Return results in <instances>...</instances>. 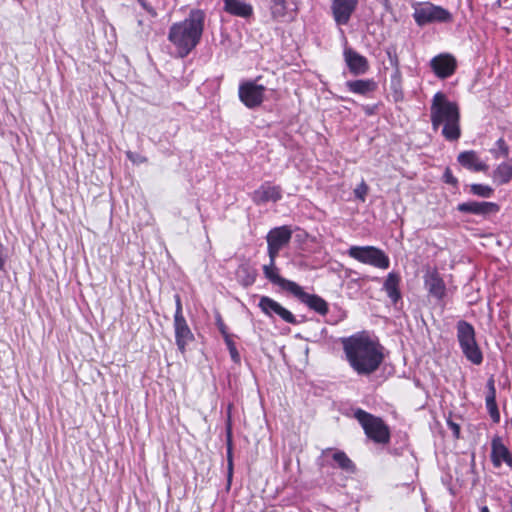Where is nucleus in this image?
<instances>
[{"label": "nucleus", "instance_id": "nucleus-19", "mask_svg": "<svg viewBox=\"0 0 512 512\" xmlns=\"http://www.w3.org/2000/svg\"><path fill=\"white\" fill-rule=\"evenodd\" d=\"M424 286L429 295L437 300L443 299L446 294L445 283L437 270H428L425 273Z\"/></svg>", "mask_w": 512, "mask_h": 512}, {"label": "nucleus", "instance_id": "nucleus-26", "mask_svg": "<svg viewBox=\"0 0 512 512\" xmlns=\"http://www.w3.org/2000/svg\"><path fill=\"white\" fill-rule=\"evenodd\" d=\"M346 86L352 93L366 96L377 88V84L372 79H359L347 81Z\"/></svg>", "mask_w": 512, "mask_h": 512}, {"label": "nucleus", "instance_id": "nucleus-29", "mask_svg": "<svg viewBox=\"0 0 512 512\" xmlns=\"http://www.w3.org/2000/svg\"><path fill=\"white\" fill-rule=\"evenodd\" d=\"M270 9L273 18L278 19L286 15L287 1L286 0H269Z\"/></svg>", "mask_w": 512, "mask_h": 512}, {"label": "nucleus", "instance_id": "nucleus-28", "mask_svg": "<svg viewBox=\"0 0 512 512\" xmlns=\"http://www.w3.org/2000/svg\"><path fill=\"white\" fill-rule=\"evenodd\" d=\"M390 90L392 98L395 102H401L404 99L400 69H397V71H394L391 75Z\"/></svg>", "mask_w": 512, "mask_h": 512}, {"label": "nucleus", "instance_id": "nucleus-10", "mask_svg": "<svg viewBox=\"0 0 512 512\" xmlns=\"http://www.w3.org/2000/svg\"><path fill=\"white\" fill-rule=\"evenodd\" d=\"M265 91V86L247 81L239 86V98L246 107L253 109L262 104Z\"/></svg>", "mask_w": 512, "mask_h": 512}, {"label": "nucleus", "instance_id": "nucleus-7", "mask_svg": "<svg viewBox=\"0 0 512 512\" xmlns=\"http://www.w3.org/2000/svg\"><path fill=\"white\" fill-rule=\"evenodd\" d=\"M347 253L351 258L376 268L388 269L390 266L389 257L374 246H351Z\"/></svg>", "mask_w": 512, "mask_h": 512}, {"label": "nucleus", "instance_id": "nucleus-17", "mask_svg": "<svg viewBox=\"0 0 512 512\" xmlns=\"http://www.w3.org/2000/svg\"><path fill=\"white\" fill-rule=\"evenodd\" d=\"M345 63L349 71L355 75H363L369 69V63L366 57L359 54L357 51L350 47H345L343 51Z\"/></svg>", "mask_w": 512, "mask_h": 512}, {"label": "nucleus", "instance_id": "nucleus-6", "mask_svg": "<svg viewBox=\"0 0 512 512\" xmlns=\"http://www.w3.org/2000/svg\"><path fill=\"white\" fill-rule=\"evenodd\" d=\"M413 8V18L419 27L433 23H449L453 20L452 14L447 9L430 2L415 3Z\"/></svg>", "mask_w": 512, "mask_h": 512}, {"label": "nucleus", "instance_id": "nucleus-43", "mask_svg": "<svg viewBox=\"0 0 512 512\" xmlns=\"http://www.w3.org/2000/svg\"><path fill=\"white\" fill-rule=\"evenodd\" d=\"M5 264V257L3 254V245L0 243V270L4 268Z\"/></svg>", "mask_w": 512, "mask_h": 512}, {"label": "nucleus", "instance_id": "nucleus-34", "mask_svg": "<svg viewBox=\"0 0 512 512\" xmlns=\"http://www.w3.org/2000/svg\"><path fill=\"white\" fill-rule=\"evenodd\" d=\"M216 325H217V327H218V329H219V331H220V333L222 334V336H223V338H224V339H225L226 337L231 336V335L228 333V331H227V327H226V325L224 324V322H223V320H222V318H221V316H220L219 314L216 316Z\"/></svg>", "mask_w": 512, "mask_h": 512}, {"label": "nucleus", "instance_id": "nucleus-9", "mask_svg": "<svg viewBox=\"0 0 512 512\" xmlns=\"http://www.w3.org/2000/svg\"><path fill=\"white\" fill-rule=\"evenodd\" d=\"M291 236L292 231L288 226L276 227L268 232L266 240L270 260L276 259L280 250L289 244Z\"/></svg>", "mask_w": 512, "mask_h": 512}, {"label": "nucleus", "instance_id": "nucleus-13", "mask_svg": "<svg viewBox=\"0 0 512 512\" xmlns=\"http://www.w3.org/2000/svg\"><path fill=\"white\" fill-rule=\"evenodd\" d=\"M291 294L316 313L322 316L328 313V303L319 295L305 292L300 285L296 284Z\"/></svg>", "mask_w": 512, "mask_h": 512}, {"label": "nucleus", "instance_id": "nucleus-27", "mask_svg": "<svg viewBox=\"0 0 512 512\" xmlns=\"http://www.w3.org/2000/svg\"><path fill=\"white\" fill-rule=\"evenodd\" d=\"M493 179L499 185L507 184L512 180V158L496 167L493 171Z\"/></svg>", "mask_w": 512, "mask_h": 512}, {"label": "nucleus", "instance_id": "nucleus-37", "mask_svg": "<svg viewBox=\"0 0 512 512\" xmlns=\"http://www.w3.org/2000/svg\"><path fill=\"white\" fill-rule=\"evenodd\" d=\"M443 178H444L445 183H447V184H451V185L455 186L458 183L457 179L453 176L450 168H446Z\"/></svg>", "mask_w": 512, "mask_h": 512}, {"label": "nucleus", "instance_id": "nucleus-46", "mask_svg": "<svg viewBox=\"0 0 512 512\" xmlns=\"http://www.w3.org/2000/svg\"><path fill=\"white\" fill-rule=\"evenodd\" d=\"M480 512H490L489 508L487 506H482L480 508Z\"/></svg>", "mask_w": 512, "mask_h": 512}, {"label": "nucleus", "instance_id": "nucleus-24", "mask_svg": "<svg viewBox=\"0 0 512 512\" xmlns=\"http://www.w3.org/2000/svg\"><path fill=\"white\" fill-rule=\"evenodd\" d=\"M488 393L486 395V408L488 413L493 420L494 423H498L500 421V413L496 403V388L495 381L493 377H490L487 381Z\"/></svg>", "mask_w": 512, "mask_h": 512}, {"label": "nucleus", "instance_id": "nucleus-5", "mask_svg": "<svg viewBox=\"0 0 512 512\" xmlns=\"http://www.w3.org/2000/svg\"><path fill=\"white\" fill-rule=\"evenodd\" d=\"M457 340L460 348L471 363L480 365L483 361L482 352L476 342L474 327L465 320H460L456 325Z\"/></svg>", "mask_w": 512, "mask_h": 512}, {"label": "nucleus", "instance_id": "nucleus-44", "mask_svg": "<svg viewBox=\"0 0 512 512\" xmlns=\"http://www.w3.org/2000/svg\"><path fill=\"white\" fill-rule=\"evenodd\" d=\"M227 449H232V435L230 427H228L227 430Z\"/></svg>", "mask_w": 512, "mask_h": 512}, {"label": "nucleus", "instance_id": "nucleus-8", "mask_svg": "<svg viewBox=\"0 0 512 512\" xmlns=\"http://www.w3.org/2000/svg\"><path fill=\"white\" fill-rule=\"evenodd\" d=\"M318 464L320 467L328 466L339 468L347 473H354L356 471L355 464L347 454L344 451L334 448L322 450L321 455L318 458Z\"/></svg>", "mask_w": 512, "mask_h": 512}, {"label": "nucleus", "instance_id": "nucleus-38", "mask_svg": "<svg viewBox=\"0 0 512 512\" xmlns=\"http://www.w3.org/2000/svg\"><path fill=\"white\" fill-rule=\"evenodd\" d=\"M138 3L142 6V8L147 11L152 17H157L156 10L146 1V0H137Z\"/></svg>", "mask_w": 512, "mask_h": 512}, {"label": "nucleus", "instance_id": "nucleus-20", "mask_svg": "<svg viewBox=\"0 0 512 512\" xmlns=\"http://www.w3.org/2000/svg\"><path fill=\"white\" fill-rule=\"evenodd\" d=\"M263 272L265 277L273 284L278 285L283 290L292 292L296 286V282L281 277L278 273V268L275 265V259L270 260L268 265L263 266Z\"/></svg>", "mask_w": 512, "mask_h": 512}, {"label": "nucleus", "instance_id": "nucleus-4", "mask_svg": "<svg viewBox=\"0 0 512 512\" xmlns=\"http://www.w3.org/2000/svg\"><path fill=\"white\" fill-rule=\"evenodd\" d=\"M354 417L360 423L369 439L378 444L389 443V427L380 417H376L360 408L354 411Z\"/></svg>", "mask_w": 512, "mask_h": 512}, {"label": "nucleus", "instance_id": "nucleus-21", "mask_svg": "<svg viewBox=\"0 0 512 512\" xmlns=\"http://www.w3.org/2000/svg\"><path fill=\"white\" fill-rule=\"evenodd\" d=\"M457 160L461 166L473 172H486L488 170V165L473 150L461 152Z\"/></svg>", "mask_w": 512, "mask_h": 512}, {"label": "nucleus", "instance_id": "nucleus-11", "mask_svg": "<svg viewBox=\"0 0 512 512\" xmlns=\"http://www.w3.org/2000/svg\"><path fill=\"white\" fill-rule=\"evenodd\" d=\"M359 0H331V12L335 23L347 25L358 7Z\"/></svg>", "mask_w": 512, "mask_h": 512}, {"label": "nucleus", "instance_id": "nucleus-41", "mask_svg": "<svg viewBox=\"0 0 512 512\" xmlns=\"http://www.w3.org/2000/svg\"><path fill=\"white\" fill-rule=\"evenodd\" d=\"M254 281H255V275L247 273L245 279L243 280V284L245 286H249V285H252L254 283Z\"/></svg>", "mask_w": 512, "mask_h": 512}, {"label": "nucleus", "instance_id": "nucleus-42", "mask_svg": "<svg viewBox=\"0 0 512 512\" xmlns=\"http://www.w3.org/2000/svg\"><path fill=\"white\" fill-rule=\"evenodd\" d=\"M127 156H128V158H129L132 162H134V163H137V162H143V161L145 160L144 158H142V157H140V156H138V155H134V154H133V153H131V152H128V153H127Z\"/></svg>", "mask_w": 512, "mask_h": 512}, {"label": "nucleus", "instance_id": "nucleus-35", "mask_svg": "<svg viewBox=\"0 0 512 512\" xmlns=\"http://www.w3.org/2000/svg\"><path fill=\"white\" fill-rule=\"evenodd\" d=\"M174 298H175V305H176L174 318L184 317L183 309H182V302H181L180 296L178 294H176L174 296Z\"/></svg>", "mask_w": 512, "mask_h": 512}, {"label": "nucleus", "instance_id": "nucleus-25", "mask_svg": "<svg viewBox=\"0 0 512 512\" xmlns=\"http://www.w3.org/2000/svg\"><path fill=\"white\" fill-rule=\"evenodd\" d=\"M223 2H224V10L233 16L248 18L253 13L252 6L243 1L223 0Z\"/></svg>", "mask_w": 512, "mask_h": 512}, {"label": "nucleus", "instance_id": "nucleus-14", "mask_svg": "<svg viewBox=\"0 0 512 512\" xmlns=\"http://www.w3.org/2000/svg\"><path fill=\"white\" fill-rule=\"evenodd\" d=\"M430 67L438 78L446 79L454 74L457 62L451 54L442 53L430 60Z\"/></svg>", "mask_w": 512, "mask_h": 512}, {"label": "nucleus", "instance_id": "nucleus-40", "mask_svg": "<svg viewBox=\"0 0 512 512\" xmlns=\"http://www.w3.org/2000/svg\"><path fill=\"white\" fill-rule=\"evenodd\" d=\"M447 424H448L449 428L452 430L454 437L459 438L460 426L451 420H448Z\"/></svg>", "mask_w": 512, "mask_h": 512}, {"label": "nucleus", "instance_id": "nucleus-16", "mask_svg": "<svg viewBox=\"0 0 512 512\" xmlns=\"http://www.w3.org/2000/svg\"><path fill=\"white\" fill-rule=\"evenodd\" d=\"M457 210L461 213L488 216L499 212L500 206L494 202L468 201L458 204Z\"/></svg>", "mask_w": 512, "mask_h": 512}, {"label": "nucleus", "instance_id": "nucleus-31", "mask_svg": "<svg viewBox=\"0 0 512 512\" xmlns=\"http://www.w3.org/2000/svg\"><path fill=\"white\" fill-rule=\"evenodd\" d=\"M495 145L496 147L491 149L490 152L496 159L500 157L507 158L509 156V146L502 137L496 141Z\"/></svg>", "mask_w": 512, "mask_h": 512}, {"label": "nucleus", "instance_id": "nucleus-22", "mask_svg": "<svg viewBox=\"0 0 512 512\" xmlns=\"http://www.w3.org/2000/svg\"><path fill=\"white\" fill-rule=\"evenodd\" d=\"M282 198L279 186L264 184L253 192L252 199L256 204H263L269 201L277 202Z\"/></svg>", "mask_w": 512, "mask_h": 512}, {"label": "nucleus", "instance_id": "nucleus-33", "mask_svg": "<svg viewBox=\"0 0 512 512\" xmlns=\"http://www.w3.org/2000/svg\"><path fill=\"white\" fill-rule=\"evenodd\" d=\"M386 54L388 56L390 65L394 68V71H397V69H400L396 47H394V46L388 47L386 49Z\"/></svg>", "mask_w": 512, "mask_h": 512}, {"label": "nucleus", "instance_id": "nucleus-18", "mask_svg": "<svg viewBox=\"0 0 512 512\" xmlns=\"http://www.w3.org/2000/svg\"><path fill=\"white\" fill-rule=\"evenodd\" d=\"M175 342L181 353L186 351V346L194 340V335L188 326L185 317L174 318Z\"/></svg>", "mask_w": 512, "mask_h": 512}, {"label": "nucleus", "instance_id": "nucleus-1", "mask_svg": "<svg viewBox=\"0 0 512 512\" xmlns=\"http://www.w3.org/2000/svg\"><path fill=\"white\" fill-rule=\"evenodd\" d=\"M343 349L348 363L360 376L371 375L384 360L382 347L364 334L344 339Z\"/></svg>", "mask_w": 512, "mask_h": 512}, {"label": "nucleus", "instance_id": "nucleus-30", "mask_svg": "<svg viewBox=\"0 0 512 512\" xmlns=\"http://www.w3.org/2000/svg\"><path fill=\"white\" fill-rule=\"evenodd\" d=\"M470 193L482 198H489L493 195L494 189L489 185L484 184H471Z\"/></svg>", "mask_w": 512, "mask_h": 512}, {"label": "nucleus", "instance_id": "nucleus-36", "mask_svg": "<svg viewBox=\"0 0 512 512\" xmlns=\"http://www.w3.org/2000/svg\"><path fill=\"white\" fill-rule=\"evenodd\" d=\"M227 464H228V481H231L233 475V454L232 449H227Z\"/></svg>", "mask_w": 512, "mask_h": 512}, {"label": "nucleus", "instance_id": "nucleus-23", "mask_svg": "<svg viewBox=\"0 0 512 512\" xmlns=\"http://www.w3.org/2000/svg\"><path fill=\"white\" fill-rule=\"evenodd\" d=\"M400 282L401 278L399 274L390 272L383 284V290L386 292L393 304H396L402 297L400 292Z\"/></svg>", "mask_w": 512, "mask_h": 512}, {"label": "nucleus", "instance_id": "nucleus-3", "mask_svg": "<svg viewBox=\"0 0 512 512\" xmlns=\"http://www.w3.org/2000/svg\"><path fill=\"white\" fill-rule=\"evenodd\" d=\"M432 127L437 130L444 124L442 135L448 141H456L461 136L459 125L460 114L456 103L447 99L442 92H437L432 99L430 108Z\"/></svg>", "mask_w": 512, "mask_h": 512}, {"label": "nucleus", "instance_id": "nucleus-2", "mask_svg": "<svg viewBox=\"0 0 512 512\" xmlns=\"http://www.w3.org/2000/svg\"><path fill=\"white\" fill-rule=\"evenodd\" d=\"M204 20V12L194 9L187 18L170 27L168 39L176 47L180 57H186L200 42Z\"/></svg>", "mask_w": 512, "mask_h": 512}, {"label": "nucleus", "instance_id": "nucleus-32", "mask_svg": "<svg viewBox=\"0 0 512 512\" xmlns=\"http://www.w3.org/2000/svg\"><path fill=\"white\" fill-rule=\"evenodd\" d=\"M225 341V344L229 350V353H230V356H231V359L233 360V362L235 363H238L240 361V354L236 348V344L234 343V341L232 340L231 336L229 337H226L224 339Z\"/></svg>", "mask_w": 512, "mask_h": 512}, {"label": "nucleus", "instance_id": "nucleus-15", "mask_svg": "<svg viewBox=\"0 0 512 512\" xmlns=\"http://www.w3.org/2000/svg\"><path fill=\"white\" fill-rule=\"evenodd\" d=\"M490 458L495 468H500L504 463L512 469V453L499 435L491 439Z\"/></svg>", "mask_w": 512, "mask_h": 512}, {"label": "nucleus", "instance_id": "nucleus-12", "mask_svg": "<svg viewBox=\"0 0 512 512\" xmlns=\"http://www.w3.org/2000/svg\"><path fill=\"white\" fill-rule=\"evenodd\" d=\"M259 308L262 310L264 314L268 317H274V315L279 316L283 321L289 324H298L295 316L286 308H284L280 303L275 301L274 299L268 296H262L260 298Z\"/></svg>", "mask_w": 512, "mask_h": 512}, {"label": "nucleus", "instance_id": "nucleus-45", "mask_svg": "<svg viewBox=\"0 0 512 512\" xmlns=\"http://www.w3.org/2000/svg\"><path fill=\"white\" fill-rule=\"evenodd\" d=\"M508 504H509V510H510V512H512V495L509 497Z\"/></svg>", "mask_w": 512, "mask_h": 512}, {"label": "nucleus", "instance_id": "nucleus-39", "mask_svg": "<svg viewBox=\"0 0 512 512\" xmlns=\"http://www.w3.org/2000/svg\"><path fill=\"white\" fill-rule=\"evenodd\" d=\"M367 190H368V187L365 183H362L360 185V187H358L356 190H355V194L358 198H360L361 200H364L365 198V195L367 194Z\"/></svg>", "mask_w": 512, "mask_h": 512}]
</instances>
